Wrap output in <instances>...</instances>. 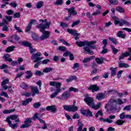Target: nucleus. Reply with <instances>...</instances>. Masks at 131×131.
I'll return each mask as SVG.
<instances>
[{
	"instance_id": "obj_45",
	"label": "nucleus",
	"mask_w": 131,
	"mask_h": 131,
	"mask_svg": "<svg viewBox=\"0 0 131 131\" xmlns=\"http://www.w3.org/2000/svg\"><path fill=\"white\" fill-rule=\"evenodd\" d=\"M21 96H25V97L29 98L31 96V93L30 92H25L21 93Z\"/></svg>"
},
{
	"instance_id": "obj_51",
	"label": "nucleus",
	"mask_w": 131,
	"mask_h": 131,
	"mask_svg": "<svg viewBox=\"0 0 131 131\" xmlns=\"http://www.w3.org/2000/svg\"><path fill=\"white\" fill-rule=\"evenodd\" d=\"M111 48L113 50V54H115V55H116V54H117V53H118V50H117L116 48H115V47L114 46H113V45H111Z\"/></svg>"
},
{
	"instance_id": "obj_29",
	"label": "nucleus",
	"mask_w": 131,
	"mask_h": 131,
	"mask_svg": "<svg viewBox=\"0 0 131 131\" xmlns=\"http://www.w3.org/2000/svg\"><path fill=\"white\" fill-rule=\"evenodd\" d=\"M99 120L102 122H107L108 123H112V122H113V120H110L109 118L104 119L103 118L101 117L99 118Z\"/></svg>"
},
{
	"instance_id": "obj_52",
	"label": "nucleus",
	"mask_w": 131,
	"mask_h": 131,
	"mask_svg": "<svg viewBox=\"0 0 131 131\" xmlns=\"http://www.w3.org/2000/svg\"><path fill=\"white\" fill-rule=\"evenodd\" d=\"M41 105V104H40V102H37V103H34L33 106L34 108L36 109V108H39V107H40Z\"/></svg>"
},
{
	"instance_id": "obj_41",
	"label": "nucleus",
	"mask_w": 131,
	"mask_h": 131,
	"mask_svg": "<svg viewBox=\"0 0 131 131\" xmlns=\"http://www.w3.org/2000/svg\"><path fill=\"white\" fill-rule=\"evenodd\" d=\"M77 79V77L76 76H72L69 79H67L66 81L67 82H70L72 80H76Z\"/></svg>"
},
{
	"instance_id": "obj_17",
	"label": "nucleus",
	"mask_w": 131,
	"mask_h": 131,
	"mask_svg": "<svg viewBox=\"0 0 131 131\" xmlns=\"http://www.w3.org/2000/svg\"><path fill=\"white\" fill-rule=\"evenodd\" d=\"M71 93L69 91H65L62 95L61 99L62 100H67L70 97Z\"/></svg>"
},
{
	"instance_id": "obj_42",
	"label": "nucleus",
	"mask_w": 131,
	"mask_h": 131,
	"mask_svg": "<svg viewBox=\"0 0 131 131\" xmlns=\"http://www.w3.org/2000/svg\"><path fill=\"white\" fill-rule=\"evenodd\" d=\"M43 6V2L40 1L38 2L36 5L37 9H40Z\"/></svg>"
},
{
	"instance_id": "obj_30",
	"label": "nucleus",
	"mask_w": 131,
	"mask_h": 131,
	"mask_svg": "<svg viewBox=\"0 0 131 131\" xmlns=\"http://www.w3.org/2000/svg\"><path fill=\"white\" fill-rule=\"evenodd\" d=\"M15 48L14 46H9L6 49L5 52H6V53H11V52L14 51Z\"/></svg>"
},
{
	"instance_id": "obj_28",
	"label": "nucleus",
	"mask_w": 131,
	"mask_h": 131,
	"mask_svg": "<svg viewBox=\"0 0 131 131\" xmlns=\"http://www.w3.org/2000/svg\"><path fill=\"white\" fill-rule=\"evenodd\" d=\"M30 102H32V98H28L25 100L23 101L22 105L23 106H26L27 105H28Z\"/></svg>"
},
{
	"instance_id": "obj_15",
	"label": "nucleus",
	"mask_w": 131,
	"mask_h": 131,
	"mask_svg": "<svg viewBox=\"0 0 131 131\" xmlns=\"http://www.w3.org/2000/svg\"><path fill=\"white\" fill-rule=\"evenodd\" d=\"M88 90L89 91H92V93L99 92V91H100V86L97 85V84H93L88 88Z\"/></svg>"
},
{
	"instance_id": "obj_40",
	"label": "nucleus",
	"mask_w": 131,
	"mask_h": 131,
	"mask_svg": "<svg viewBox=\"0 0 131 131\" xmlns=\"http://www.w3.org/2000/svg\"><path fill=\"white\" fill-rule=\"evenodd\" d=\"M95 60L97 64H103L104 63V59L102 57L101 58H96Z\"/></svg>"
},
{
	"instance_id": "obj_25",
	"label": "nucleus",
	"mask_w": 131,
	"mask_h": 131,
	"mask_svg": "<svg viewBox=\"0 0 131 131\" xmlns=\"http://www.w3.org/2000/svg\"><path fill=\"white\" fill-rule=\"evenodd\" d=\"M30 89L32 93H36L37 94H39V91L38 90L37 86L31 85Z\"/></svg>"
},
{
	"instance_id": "obj_62",
	"label": "nucleus",
	"mask_w": 131,
	"mask_h": 131,
	"mask_svg": "<svg viewBox=\"0 0 131 131\" xmlns=\"http://www.w3.org/2000/svg\"><path fill=\"white\" fill-rule=\"evenodd\" d=\"M50 62V59H46L43 60L42 61H41V63L43 64H47Z\"/></svg>"
},
{
	"instance_id": "obj_4",
	"label": "nucleus",
	"mask_w": 131,
	"mask_h": 131,
	"mask_svg": "<svg viewBox=\"0 0 131 131\" xmlns=\"http://www.w3.org/2000/svg\"><path fill=\"white\" fill-rule=\"evenodd\" d=\"M97 43V41H91L89 42L88 40L84 41H77L75 42V44L79 47V48H82V47H84L85 46H92L93 45H95Z\"/></svg>"
},
{
	"instance_id": "obj_27",
	"label": "nucleus",
	"mask_w": 131,
	"mask_h": 131,
	"mask_svg": "<svg viewBox=\"0 0 131 131\" xmlns=\"http://www.w3.org/2000/svg\"><path fill=\"white\" fill-rule=\"evenodd\" d=\"M10 58H11V55L8 54H5L3 56V59H4V60L8 61V62H12V61H13V59Z\"/></svg>"
},
{
	"instance_id": "obj_13",
	"label": "nucleus",
	"mask_w": 131,
	"mask_h": 131,
	"mask_svg": "<svg viewBox=\"0 0 131 131\" xmlns=\"http://www.w3.org/2000/svg\"><path fill=\"white\" fill-rule=\"evenodd\" d=\"M84 101L88 106H90V107H91V106H93L94 103V99L90 97H86L84 99Z\"/></svg>"
},
{
	"instance_id": "obj_14",
	"label": "nucleus",
	"mask_w": 131,
	"mask_h": 131,
	"mask_svg": "<svg viewBox=\"0 0 131 131\" xmlns=\"http://www.w3.org/2000/svg\"><path fill=\"white\" fill-rule=\"evenodd\" d=\"M102 44L103 45V47H102L103 50L101 54H106L108 52V50L106 49V47H107V45H108V40L104 39L102 40Z\"/></svg>"
},
{
	"instance_id": "obj_32",
	"label": "nucleus",
	"mask_w": 131,
	"mask_h": 131,
	"mask_svg": "<svg viewBox=\"0 0 131 131\" xmlns=\"http://www.w3.org/2000/svg\"><path fill=\"white\" fill-rule=\"evenodd\" d=\"M108 40L111 41L114 45H117L118 43V41L117 40V39L116 38L109 37Z\"/></svg>"
},
{
	"instance_id": "obj_48",
	"label": "nucleus",
	"mask_w": 131,
	"mask_h": 131,
	"mask_svg": "<svg viewBox=\"0 0 131 131\" xmlns=\"http://www.w3.org/2000/svg\"><path fill=\"white\" fill-rule=\"evenodd\" d=\"M116 10L120 13H124V9H123L121 7L118 6L116 7Z\"/></svg>"
},
{
	"instance_id": "obj_43",
	"label": "nucleus",
	"mask_w": 131,
	"mask_h": 131,
	"mask_svg": "<svg viewBox=\"0 0 131 131\" xmlns=\"http://www.w3.org/2000/svg\"><path fill=\"white\" fill-rule=\"evenodd\" d=\"M124 122H125V121L122 120L121 119H119L115 122V124H117V125H122V124H123Z\"/></svg>"
},
{
	"instance_id": "obj_20",
	"label": "nucleus",
	"mask_w": 131,
	"mask_h": 131,
	"mask_svg": "<svg viewBox=\"0 0 131 131\" xmlns=\"http://www.w3.org/2000/svg\"><path fill=\"white\" fill-rule=\"evenodd\" d=\"M33 22H36V20L35 19H31L28 25V26L26 27V29L25 30L26 32H29L30 31V29H31V28L32 27V24Z\"/></svg>"
},
{
	"instance_id": "obj_53",
	"label": "nucleus",
	"mask_w": 131,
	"mask_h": 131,
	"mask_svg": "<svg viewBox=\"0 0 131 131\" xmlns=\"http://www.w3.org/2000/svg\"><path fill=\"white\" fill-rule=\"evenodd\" d=\"M63 4V0H57L54 3V5L60 6Z\"/></svg>"
},
{
	"instance_id": "obj_19",
	"label": "nucleus",
	"mask_w": 131,
	"mask_h": 131,
	"mask_svg": "<svg viewBox=\"0 0 131 131\" xmlns=\"http://www.w3.org/2000/svg\"><path fill=\"white\" fill-rule=\"evenodd\" d=\"M67 31L69 32L70 34L74 35V36H79V35H80V34L77 33V31L75 30L67 29Z\"/></svg>"
},
{
	"instance_id": "obj_1",
	"label": "nucleus",
	"mask_w": 131,
	"mask_h": 131,
	"mask_svg": "<svg viewBox=\"0 0 131 131\" xmlns=\"http://www.w3.org/2000/svg\"><path fill=\"white\" fill-rule=\"evenodd\" d=\"M39 21L42 24L36 26L37 28H40V31L42 33V35L40 37V39L41 40H44V39H47L50 37L51 32L48 31H46V29L50 28L51 25V21L48 22V20L45 19L44 20L43 19H39Z\"/></svg>"
},
{
	"instance_id": "obj_3",
	"label": "nucleus",
	"mask_w": 131,
	"mask_h": 131,
	"mask_svg": "<svg viewBox=\"0 0 131 131\" xmlns=\"http://www.w3.org/2000/svg\"><path fill=\"white\" fill-rule=\"evenodd\" d=\"M61 85L62 84H61V82H57L56 81L49 82V85H51V86H56V91H55L54 93L50 95V98H51V99H53V98H55L56 96L58 95V94L61 93L62 91L61 90Z\"/></svg>"
},
{
	"instance_id": "obj_9",
	"label": "nucleus",
	"mask_w": 131,
	"mask_h": 131,
	"mask_svg": "<svg viewBox=\"0 0 131 131\" xmlns=\"http://www.w3.org/2000/svg\"><path fill=\"white\" fill-rule=\"evenodd\" d=\"M32 125V119L27 118L24 121V124L20 126V128H27Z\"/></svg>"
},
{
	"instance_id": "obj_64",
	"label": "nucleus",
	"mask_w": 131,
	"mask_h": 131,
	"mask_svg": "<svg viewBox=\"0 0 131 131\" xmlns=\"http://www.w3.org/2000/svg\"><path fill=\"white\" fill-rule=\"evenodd\" d=\"M101 14L100 10H97L96 12L92 13V16H97L98 15H100Z\"/></svg>"
},
{
	"instance_id": "obj_24",
	"label": "nucleus",
	"mask_w": 131,
	"mask_h": 131,
	"mask_svg": "<svg viewBox=\"0 0 131 131\" xmlns=\"http://www.w3.org/2000/svg\"><path fill=\"white\" fill-rule=\"evenodd\" d=\"M106 98V95L104 93H98L96 95V99L98 101H101V100H103V99H105Z\"/></svg>"
},
{
	"instance_id": "obj_38",
	"label": "nucleus",
	"mask_w": 131,
	"mask_h": 131,
	"mask_svg": "<svg viewBox=\"0 0 131 131\" xmlns=\"http://www.w3.org/2000/svg\"><path fill=\"white\" fill-rule=\"evenodd\" d=\"M95 58V56H90L89 57L86 58L82 60L83 63H88V62H90L91 60H92V59H94Z\"/></svg>"
},
{
	"instance_id": "obj_54",
	"label": "nucleus",
	"mask_w": 131,
	"mask_h": 131,
	"mask_svg": "<svg viewBox=\"0 0 131 131\" xmlns=\"http://www.w3.org/2000/svg\"><path fill=\"white\" fill-rule=\"evenodd\" d=\"M69 91L70 92H74V93H77V92H78V89L71 87L69 89Z\"/></svg>"
},
{
	"instance_id": "obj_44",
	"label": "nucleus",
	"mask_w": 131,
	"mask_h": 131,
	"mask_svg": "<svg viewBox=\"0 0 131 131\" xmlns=\"http://www.w3.org/2000/svg\"><path fill=\"white\" fill-rule=\"evenodd\" d=\"M26 73L29 75L26 76V78L29 79V78H31V77H32V72H31L30 71H27L26 72Z\"/></svg>"
},
{
	"instance_id": "obj_7",
	"label": "nucleus",
	"mask_w": 131,
	"mask_h": 131,
	"mask_svg": "<svg viewBox=\"0 0 131 131\" xmlns=\"http://www.w3.org/2000/svg\"><path fill=\"white\" fill-rule=\"evenodd\" d=\"M63 108L66 111L68 112H76L78 110L77 106L74 105H63Z\"/></svg>"
},
{
	"instance_id": "obj_59",
	"label": "nucleus",
	"mask_w": 131,
	"mask_h": 131,
	"mask_svg": "<svg viewBox=\"0 0 131 131\" xmlns=\"http://www.w3.org/2000/svg\"><path fill=\"white\" fill-rule=\"evenodd\" d=\"M86 16L88 18H89V19H90V20H93V19H94V17L92 16V15H91V13H90V12H88L86 13Z\"/></svg>"
},
{
	"instance_id": "obj_21",
	"label": "nucleus",
	"mask_w": 131,
	"mask_h": 131,
	"mask_svg": "<svg viewBox=\"0 0 131 131\" xmlns=\"http://www.w3.org/2000/svg\"><path fill=\"white\" fill-rule=\"evenodd\" d=\"M83 49L84 50V53L89 54L90 55H94V52L91 50L90 46H84Z\"/></svg>"
},
{
	"instance_id": "obj_18",
	"label": "nucleus",
	"mask_w": 131,
	"mask_h": 131,
	"mask_svg": "<svg viewBox=\"0 0 131 131\" xmlns=\"http://www.w3.org/2000/svg\"><path fill=\"white\" fill-rule=\"evenodd\" d=\"M67 31L69 32L70 34L74 35V36H79V35H80V34L77 33V31L75 30L67 29Z\"/></svg>"
},
{
	"instance_id": "obj_10",
	"label": "nucleus",
	"mask_w": 131,
	"mask_h": 131,
	"mask_svg": "<svg viewBox=\"0 0 131 131\" xmlns=\"http://www.w3.org/2000/svg\"><path fill=\"white\" fill-rule=\"evenodd\" d=\"M23 46H25V47H28V48H29L30 53L32 55H33V54H34V53L36 52V49L32 48V46L31 45V43L26 41H25L23 42Z\"/></svg>"
},
{
	"instance_id": "obj_60",
	"label": "nucleus",
	"mask_w": 131,
	"mask_h": 131,
	"mask_svg": "<svg viewBox=\"0 0 131 131\" xmlns=\"http://www.w3.org/2000/svg\"><path fill=\"white\" fill-rule=\"evenodd\" d=\"M0 96H4L5 98H9V95H8V93L5 92H2L1 93H0Z\"/></svg>"
},
{
	"instance_id": "obj_8",
	"label": "nucleus",
	"mask_w": 131,
	"mask_h": 131,
	"mask_svg": "<svg viewBox=\"0 0 131 131\" xmlns=\"http://www.w3.org/2000/svg\"><path fill=\"white\" fill-rule=\"evenodd\" d=\"M41 56V53L39 52L36 53L35 54H33L31 57V60H34V63H36V62H38V61H40V60H42L43 57H40Z\"/></svg>"
},
{
	"instance_id": "obj_22",
	"label": "nucleus",
	"mask_w": 131,
	"mask_h": 131,
	"mask_svg": "<svg viewBox=\"0 0 131 131\" xmlns=\"http://www.w3.org/2000/svg\"><path fill=\"white\" fill-rule=\"evenodd\" d=\"M46 110H47V111H51L53 113H55V112L57 111V108H56V105H52L47 106Z\"/></svg>"
},
{
	"instance_id": "obj_58",
	"label": "nucleus",
	"mask_w": 131,
	"mask_h": 131,
	"mask_svg": "<svg viewBox=\"0 0 131 131\" xmlns=\"http://www.w3.org/2000/svg\"><path fill=\"white\" fill-rule=\"evenodd\" d=\"M116 103L118 104L119 105H122L123 104V101L121 99L118 98L117 100H116Z\"/></svg>"
},
{
	"instance_id": "obj_2",
	"label": "nucleus",
	"mask_w": 131,
	"mask_h": 131,
	"mask_svg": "<svg viewBox=\"0 0 131 131\" xmlns=\"http://www.w3.org/2000/svg\"><path fill=\"white\" fill-rule=\"evenodd\" d=\"M18 117H19L18 115H10V116L6 118L5 121L8 123L10 127H11V128H13V129H14L18 127V123H16L15 124H13L12 123L11 120H15V122H20V119Z\"/></svg>"
},
{
	"instance_id": "obj_11",
	"label": "nucleus",
	"mask_w": 131,
	"mask_h": 131,
	"mask_svg": "<svg viewBox=\"0 0 131 131\" xmlns=\"http://www.w3.org/2000/svg\"><path fill=\"white\" fill-rule=\"evenodd\" d=\"M20 39V37L18 36V35H13L11 37L9 38V41L10 42H12V43H16L18 42Z\"/></svg>"
},
{
	"instance_id": "obj_12",
	"label": "nucleus",
	"mask_w": 131,
	"mask_h": 131,
	"mask_svg": "<svg viewBox=\"0 0 131 131\" xmlns=\"http://www.w3.org/2000/svg\"><path fill=\"white\" fill-rule=\"evenodd\" d=\"M66 10L69 13V18H70L72 15L73 16H76L77 15V12L75 11V8L74 7H72L70 9L67 8Z\"/></svg>"
},
{
	"instance_id": "obj_56",
	"label": "nucleus",
	"mask_w": 131,
	"mask_h": 131,
	"mask_svg": "<svg viewBox=\"0 0 131 131\" xmlns=\"http://www.w3.org/2000/svg\"><path fill=\"white\" fill-rule=\"evenodd\" d=\"M5 24L6 25L8 24V21L7 20V19L4 18L3 19V22L0 23V26H2L3 27V26H4V25H5Z\"/></svg>"
},
{
	"instance_id": "obj_33",
	"label": "nucleus",
	"mask_w": 131,
	"mask_h": 131,
	"mask_svg": "<svg viewBox=\"0 0 131 131\" xmlns=\"http://www.w3.org/2000/svg\"><path fill=\"white\" fill-rule=\"evenodd\" d=\"M119 67H120V68H128L129 65L124 62H121L119 63Z\"/></svg>"
},
{
	"instance_id": "obj_36",
	"label": "nucleus",
	"mask_w": 131,
	"mask_h": 131,
	"mask_svg": "<svg viewBox=\"0 0 131 131\" xmlns=\"http://www.w3.org/2000/svg\"><path fill=\"white\" fill-rule=\"evenodd\" d=\"M102 103L101 102H99L96 105H95L94 103L93 104V106H91V107H92L93 109H95V110H98V109H99V107H100Z\"/></svg>"
},
{
	"instance_id": "obj_31",
	"label": "nucleus",
	"mask_w": 131,
	"mask_h": 131,
	"mask_svg": "<svg viewBox=\"0 0 131 131\" xmlns=\"http://www.w3.org/2000/svg\"><path fill=\"white\" fill-rule=\"evenodd\" d=\"M123 32L122 31H119L117 33V36L118 37H120L121 38H125V36H126V35L125 34H122Z\"/></svg>"
},
{
	"instance_id": "obj_23",
	"label": "nucleus",
	"mask_w": 131,
	"mask_h": 131,
	"mask_svg": "<svg viewBox=\"0 0 131 131\" xmlns=\"http://www.w3.org/2000/svg\"><path fill=\"white\" fill-rule=\"evenodd\" d=\"M119 117L121 119H131V115H125V113L123 112L119 115Z\"/></svg>"
},
{
	"instance_id": "obj_50",
	"label": "nucleus",
	"mask_w": 131,
	"mask_h": 131,
	"mask_svg": "<svg viewBox=\"0 0 131 131\" xmlns=\"http://www.w3.org/2000/svg\"><path fill=\"white\" fill-rule=\"evenodd\" d=\"M68 24L66 23L60 22V26H61V27H62V28H66L68 27Z\"/></svg>"
},
{
	"instance_id": "obj_16",
	"label": "nucleus",
	"mask_w": 131,
	"mask_h": 131,
	"mask_svg": "<svg viewBox=\"0 0 131 131\" xmlns=\"http://www.w3.org/2000/svg\"><path fill=\"white\" fill-rule=\"evenodd\" d=\"M80 113L83 115H85V116H90L91 117H93V113H92L90 110H85L83 108H81Z\"/></svg>"
},
{
	"instance_id": "obj_6",
	"label": "nucleus",
	"mask_w": 131,
	"mask_h": 131,
	"mask_svg": "<svg viewBox=\"0 0 131 131\" xmlns=\"http://www.w3.org/2000/svg\"><path fill=\"white\" fill-rule=\"evenodd\" d=\"M114 24L115 25L119 24L120 26H123V25H126V26H130V23H129V22L123 19L119 20L118 18L117 17L114 18Z\"/></svg>"
},
{
	"instance_id": "obj_35",
	"label": "nucleus",
	"mask_w": 131,
	"mask_h": 131,
	"mask_svg": "<svg viewBox=\"0 0 131 131\" xmlns=\"http://www.w3.org/2000/svg\"><path fill=\"white\" fill-rule=\"evenodd\" d=\"M14 111H15V109L5 110L3 111V114H10V113H13Z\"/></svg>"
},
{
	"instance_id": "obj_46",
	"label": "nucleus",
	"mask_w": 131,
	"mask_h": 131,
	"mask_svg": "<svg viewBox=\"0 0 131 131\" xmlns=\"http://www.w3.org/2000/svg\"><path fill=\"white\" fill-rule=\"evenodd\" d=\"M21 88L23 89V90H28V85L25 82H23L21 85Z\"/></svg>"
},
{
	"instance_id": "obj_61",
	"label": "nucleus",
	"mask_w": 131,
	"mask_h": 131,
	"mask_svg": "<svg viewBox=\"0 0 131 131\" xmlns=\"http://www.w3.org/2000/svg\"><path fill=\"white\" fill-rule=\"evenodd\" d=\"M58 50L59 51H61V52H66L67 48L64 46H60L58 48Z\"/></svg>"
},
{
	"instance_id": "obj_39",
	"label": "nucleus",
	"mask_w": 131,
	"mask_h": 131,
	"mask_svg": "<svg viewBox=\"0 0 131 131\" xmlns=\"http://www.w3.org/2000/svg\"><path fill=\"white\" fill-rule=\"evenodd\" d=\"M53 71V68H46L43 70V72L44 73H49V72H52Z\"/></svg>"
},
{
	"instance_id": "obj_57",
	"label": "nucleus",
	"mask_w": 131,
	"mask_h": 131,
	"mask_svg": "<svg viewBox=\"0 0 131 131\" xmlns=\"http://www.w3.org/2000/svg\"><path fill=\"white\" fill-rule=\"evenodd\" d=\"M79 23H80V20H77L76 21L73 22L72 24L71 27H75V26H76V25H78Z\"/></svg>"
},
{
	"instance_id": "obj_63",
	"label": "nucleus",
	"mask_w": 131,
	"mask_h": 131,
	"mask_svg": "<svg viewBox=\"0 0 131 131\" xmlns=\"http://www.w3.org/2000/svg\"><path fill=\"white\" fill-rule=\"evenodd\" d=\"M110 3H111L112 5H114L115 6H116L118 4V2H117L116 0H110Z\"/></svg>"
},
{
	"instance_id": "obj_49",
	"label": "nucleus",
	"mask_w": 131,
	"mask_h": 131,
	"mask_svg": "<svg viewBox=\"0 0 131 131\" xmlns=\"http://www.w3.org/2000/svg\"><path fill=\"white\" fill-rule=\"evenodd\" d=\"M2 27H3V29H2L3 31H6V32L9 31V28H8V23H7V24L6 25L5 24L3 25Z\"/></svg>"
},
{
	"instance_id": "obj_34",
	"label": "nucleus",
	"mask_w": 131,
	"mask_h": 131,
	"mask_svg": "<svg viewBox=\"0 0 131 131\" xmlns=\"http://www.w3.org/2000/svg\"><path fill=\"white\" fill-rule=\"evenodd\" d=\"M129 56V52H125V53L122 54L120 56L119 58V60L120 61V60H122V59L124 58V57H128Z\"/></svg>"
},
{
	"instance_id": "obj_47",
	"label": "nucleus",
	"mask_w": 131,
	"mask_h": 131,
	"mask_svg": "<svg viewBox=\"0 0 131 131\" xmlns=\"http://www.w3.org/2000/svg\"><path fill=\"white\" fill-rule=\"evenodd\" d=\"M99 116H103V112H102V110H100L97 112V113L95 115V117H96V118H98V117H99Z\"/></svg>"
},
{
	"instance_id": "obj_55",
	"label": "nucleus",
	"mask_w": 131,
	"mask_h": 131,
	"mask_svg": "<svg viewBox=\"0 0 131 131\" xmlns=\"http://www.w3.org/2000/svg\"><path fill=\"white\" fill-rule=\"evenodd\" d=\"M14 29H15L17 31V32H18L19 33L21 32H23V31L21 30V29L18 27H17V25H14Z\"/></svg>"
},
{
	"instance_id": "obj_5",
	"label": "nucleus",
	"mask_w": 131,
	"mask_h": 131,
	"mask_svg": "<svg viewBox=\"0 0 131 131\" xmlns=\"http://www.w3.org/2000/svg\"><path fill=\"white\" fill-rule=\"evenodd\" d=\"M109 108L111 110H114L116 109L117 105H116V100L114 99H110L108 103L105 104L104 106L105 109Z\"/></svg>"
},
{
	"instance_id": "obj_37",
	"label": "nucleus",
	"mask_w": 131,
	"mask_h": 131,
	"mask_svg": "<svg viewBox=\"0 0 131 131\" xmlns=\"http://www.w3.org/2000/svg\"><path fill=\"white\" fill-rule=\"evenodd\" d=\"M78 125L79 127H78L77 130V131H81L82 130V127H83V124L81 123V122L78 121Z\"/></svg>"
},
{
	"instance_id": "obj_26",
	"label": "nucleus",
	"mask_w": 131,
	"mask_h": 131,
	"mask_svg": "<svg viewBox=\"0 0 131 131\" xmlns=\"http://www.w3.org/2000/svg\"><path fill=\"white\" fill-rule=\"evenodd\" d=\"M110 70L111 71V76L114 77L115 75H116V71L117 70V68H113L111 67L110 69Z\"/></svg>"
}]
</instances>
